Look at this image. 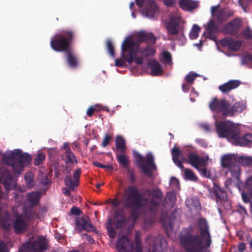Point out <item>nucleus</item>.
<instances>
[{"instance_id":"c85d7f7f","label":"nucleus","mask_w":252,"mask_h":252,"mask_svg":"<svg viewBox=\"0 0 252 252\" xmlns=\"http://www.w3.org/2000/svg\"><path fill=\"white\" fill-rule=\"evenodd\" d=\"M172 159L175 164L179 167L182 170L186 169L183 165L182 161L179 159L181 153L180 149L175 146L171 150Z\"/></svg>"},{"instance_id":"423d86ee","label":"nucleus","mask_w":252,"mask_h":252,"mask_svg":"<svg viewBox=\"0 0 252 252\" xmlns=\"http://www.w3.org/2000/svg\"><path fill=\"white\" fill-rule=\"evenodd\" d=\"M75 32L71 30L65 29L55 35L50 42L51 48L55 51L65 53L71 49L73 40L75 38Z\"/></svg>"},{"instance_id":"412c9836","label":"nucleus","mask_w":252,"mask_h":252,"mask_svg":"<svg viewBox=\"0 0 252 252\" xmlns=\"http://www.w3.org/2000/svg\"><path fill=\"white\" fill-rule=\"evenodd\" d=\"M76 227L79 232H81L83 230L92 231L94 228L90 222L89 218L87 216H83L81 218L76 220Z\"/></svg>"},{"instance_id":"e433bc0d","label":"nucleus","mask_w":252,"mask_h":252,"mask_svg":"<svg viewBox=\"0 0 252 252\" xmlns=\"http://www.w3.org/2000/svg\"><path fill=\"white\" fill-rule=\"evenodd\" d=\"M237 161L244 166L252 165V158L247 156H241L237 158Z\"/></svg>"},{"instance_id":"20e7f679","label":"nucleus","mask_w":252,"mask_h":252,"mask_svg":"<svg viewBox=\"0 0 252 252\" xmlns=\"http://www.w3.org/2000/svg\"><path fill=\"white\" fill-rule=\"evenodd\" d=\"M3 160L7 165L11 166L14 174L19 175L24 167L28 165L32 160V157L27 153H22L20 149L6 152L3 156Z\"/></svg>"},{"instance_id":"09e8293b","label":"nucleus","mask_w":252,"mask_h":252,"mask_svg":"<svg viewBox=\"0 0 252 252\" xmlns=\"http://www.w3.org/2000/svg\"><path fill=\"white\" fill-rule=\"evenodd\" d=\"M126 223V219L124 216H121L120 218L115 220V227L117 228H122Z\"/></svg>"},{"instance_id":"a18cd8bd","label":"nucleus","mask_w":252,"mask_h":252,"mask_svg":"<svg viewBox=\"0 0 252 252\" xmlns=\"http://www.w3.org/2000/svg\"><path fill=\"white\" fill-rule=\"evenodd\" d=\"M25 179L29 187H32L33 186V176L32 172L26 173L25 175Z\"/></svg>"},{"instance_id":"aec40b11","label":"nucleus","mask_w":252,"mask_h":252,"mask_svg":"<svg viewBox=\"0 0 252 252\" xmlns=\"http://www.w3.org/2000/svg\"><path fill=\"white\" fill-rule=\"evenodd\" d=\"M188 162L196 169H199V166H204L206 160L203 157H200L196 153L190 152L187 155Z\"/></svg>"},{"instance_id":"ddd939ff","label":"nucleus","mask_w":252,"mask_h":252,"mask_svg":"<svg viewBox=\"0 0 252 252\" xmlns=\"http://www.w3.org/2000/svg\"><path fill=\"white\" fill-rule=\"evenodd\" d=\"M144 192L149 196H151V199L148 203V208L152 212H155L157 211L158 207L160 204L163 197V193L161 190L159 189H154L151 190L149 189H147Z\"/></svg>"},{"instance_id":"2eb2a0df","label":"nucleus","mask_w":252,"mask_h":252,"mask_svg":"<svg viewBox=\"0 0 252 252\" xmlns=\"http://www.w3.org/2000/svg\"><path fill=\"white\" fill-rule=\"evenodd\" d=\"M241 26V18H235L223 26L221 32L231 36H236L239 33Z\"/></svg>"},{"instance_id":"c756f323","label":"nucleus","mask_w":252,"mask_h":252,"mask_svg":"<svg viewBox=\"0 0 252 252\" xmlns=\"http://www.w3.org/2000/svg\"><path fill=\"white\" fill-rule=\"evenodd\" d=\"M151 73L153 76L160 75L162 72V69L160 64L156 60H152L149 63Z\"/></svg>"},{"instance_id":"052dcab7","label":"nucleus","mask_w":252,"mask_h":252,"mask_svg":"<svg viewBox=\"0 0 252 252\" xmlns=\"http://www.w3.org/2000/svg\"><path fill=\"white\" fill-rule=\"evenodd\" d=\"M70 213L74 215H79L81 213V210L77 207H73L70 209Z\"/></svg>"},{"instance_id":"4be33fe9","label":"nucleus","mask_w":252,"mask_h":252,"mask_svg":"<svg viewBox=\"0 0 252 252\" xmlns=\"http://www.w3.org/2000/svg\"><path fill=\"white\" fill-rule=\"evenodd\" d=\"M220 44L224 47H227L228 49L233 51H238L242 44V42L239 40H235L231 37H225L220 40Z\"/></svg>"},{"instance_id":"f704fd0d","label":"nucleus","mask_w":252,"mask_h":252,"mask_svg":"<svg viewBox=\"0 0 252 252\" xmlns=\"http://www.w3.org/2000/svg\"><path fill=\"white\" fill-rule=\"evenodd\" d=\"M180 7L185 10H191L196 8V3L191 0H180L179 1Z\"/></svg>"},{"instance_id":"ea45409f","label":"nucleus","mask_w":252,"mask_h":252,"mask_svg":"<svg viewBox=\"0 0 252 252\" xmlns=\"http://www.w3.org/2000/svg\"><path fill=\"white\" fill-rule=\"evenodd\" d=\"M184 178L186 180L193 181H196L197 180V177L195 176L193 171L188 168L185 169Z\"/></svg>"},{"instance_id":"a878e982","label":"nucleus","mask_w":252,"mask_h":252,"mask_svg":"<svg viewBox=\"0 0 252 252\" xmlns=\"http://www.w3.org/2000/svg\"><path fill=\"white\" fill-rule=\"evenodd\" d=\"M234 12L232 10L220 9L216 14L215 16L219 23H223L232 17Z\"/></svg>"},{"instance_id":"9d476101","label":"nucleus","mask_w":252,"mask_h":252,"mask_svg":"<svg viewBox=\"0 0 252 252\" xmlns=\"http://www.w3.org/2000/svg\"><path fill=\"white\" fill-rule=\"evenodd\" d=\"M165 28L168 35H177L178 40L184 44L186 39L180 26V18L177 16H172L165 24Z\"/></svg>"},{"instance_id":"4c0bfd02","label":"nucleus","mask_w":252,"mask_h":252,"mask_svg":"<svg viewBox=\"0 0 252 252\" xmlns=\"http://www.w3.org/2000/svg\"><path fill=\"white\" fill-rule=\"evenodd\" d=\"M241 60L243 65H246L248 67L252 68V56L251 54L247 53L244 55Z\"/></svg>"},{"instance_id":"79ce46f5","label":"nucleus","mask_w":252,"mask_h":252,"mask_svg":"<svg viewBox=\"0 0 252 252\" xmlns=\"http://www.w3.org/2000/svg\"><path fill=\"white\" fill-rule=\"evenodd\" d=\"M200 31V27L197 25H194L189 33L190 38L191 39H196L198 36V34Z\"/></svg>"},{"instance_id":"8fccbe9b","label":"nucleus","mask_w":252,"mask_h":252,"mask_svg":"<svg viewBox=\"0 0 252 252\" xmlns=\"http://www.w3.org/2000/svg\"><path fill=\"white\" fill-rule=\"evenodd\" d=\"M198 171H199L201 173V175L205 177V178H211V172H210V170H208L207 168L206 167H203L202 168H199V169H197Z\"/></svg>"},{"instance_id":"e2e57ef3","label":"nucleus","mask_w":252,"mask_h":252,"mask_svg":"<svg viewBox=\"0 0 252 252\" xmlns=\"http://www.w3.org/2000/svg\"><path fill=\"white\" fill-rule=\"evenodd\" d=\"M163 3L168 7H173L175 5V0H164Z\"/></svg>"},{"instance_id":"b1692460","label":"nucleus","mask_w":252,"mask_h":252,"mask_svg":"<svg viewBox=\"0 0 252 252\" xmlns=\"http://www.w3.org/2000/svg\"><path fill=\"white\" fill-rule=\"evenodd\" d=\"M240 85V81L231 80L219 86V89L222 93L227 94L229 93L231 90L237 88Z\"/></svg>"},{"instance_id":"f257e3e1","label":"nucleus","mask_w":252,"mask_h":252,"mask_svg":"<svg viewBox=\"0 0 252 252\" xmlns=\"http://www.w3.org/2000/svg\"><path fill=\"white\" fill-rule=\"evenodd\" d=\"M137 42L127 38L122 45L123 53H128L126 60L129 64H131L132 62H135L137 64H142L143 56H154L156 53L153 45L156 43L157 38L153 33L140 31L137 33Z\"/></svg>"},{"instance_id":"4468645a","label":"nucleus","mask_w":252,"mask_h":252,"mask_svg":"<svg viewBox=\"0 0 252 252\" xmlns=\"http://www.w3.org/2000/svg\"><path fill=\"white\" fill-rule=\"evenodd\" d=\"M47 249L45 242L36 241L26 243L19 250V252H42Z\"/></svg>"},{"instance_id":"de8ad7c7","label":"nucleus","mask_w":252,"mask_h":252,"mask_svg":"<svg viewBox=\"0 0 252 252\" xmlns=\"http://www.w3.org/2000/svg\"><path fill=\"white\" fill-rule=\"evenodd\" d=\"M125 52L123 53L122 52V54L123 57L120 58V59H116L115 60V65L117 67H123L126 65V61L127 62V61L126 60V57H127V55L124 57V54Z\"/></svg>"},{"instance_id":"bf43d9fd","label":"nucleus","mask_w":252,"mask_h":252,"mask_svg":"<svg viewBox=\"0 0 252 252\" xmlns=\"http://www.w3.org/2000/svg\"><path fill=\"white\" fill-rule=\"evenodd\" d=\"M195 141L197 143H198L199 145L203 148H207L208 146L207 143L204 139L201 138H197L196 139Z\"/></svg>"},{"instance_id":"bb28decb","label":"nucleus","mask_w":252,"mask_h":252,"mask_svg":"<svg viewBox=\"0 0 252 252\" xmlns=\"http://www.w3.org/2000/svg\"><path fill=\"white\" fill-rule=\"evenodd\" d=\"M234 143L237 145L250 147L252 145V134L247 133L242 137H240V134H238Z\"/></svg>"},{"instance_id":"0eeeda50","label":"nucleus","mask_w":252,"mask_h":252,"mask_svg":"<svg viewBox=\"0 0 252 252\" xmlns=\"http://www.w3.org/2000/svg\"><path fill=\"white\" fill-rule=\"evenodd\" d=\"M209 107L213 111L221 112L224 117L233 116L236 114L242 112L244 109L243 105L241 103L236 102L230 106L228 101L224 99L219 100L216 97L214 98L210 103Z\"/></svg>"},{"instance_id":"c9c22d12","label":"nucleus","mask_w":252,"mask_h":252,"mask_svg":"<svg viewBox=\"0 0 252 252\" xmlns=\"http://www.w3.org/2000/svg\"><path fill=\"white\" fill-rule=\"evenodd\" d=\"M117 159L118 162L123 168L126 169L129 168L128 165L129 163L128 157L124 153H121V154L117 155Z\"/></svg>"},{"instance_id":"2f4dec72","label":"nucleus","mask_w":252,"mask_h":252,"mask_svg":"<svg viewBox=\"0 0 252 252\" xmlns=\"http://www.w3.org/2000/svg\"><path fill=\"white\" fill-rule=\"evenodd\" d=\"M11 217L8 212H5L3 216L1 218V223L3 228L5 231H9L11 228V223L12 222Z\"/></svg>"},{"instance_id":"f03ea898","label":"nucleus","mask_w":252,"mask_h":252,"mask_svg":"<svg viewBox=\"0 0 252 252\" xmlns=\"http://www.w3.org/2000/svg\"><path fill=\"white\" fill-rule=\"evenodd\" d=\"M198 227L200 235L188 234L180 238L181 243L187 252H207V248L211 245V236L205 219H199Z\"/></svg>"},{"instance_id":"393cba45","label":"nucleus","mask_w":252,"mask_h":252,"mask_svg":"<svg viewBox=\"0 0 252 252\" xmlns=\"http://www.w3.org/2000/svg\"><path fill=\"white\" fill-rule=\"evenodd\" d=\"M67 63L72 68H76L79 65V60L76 54L73 49H71L65 53Z\"/></svg>"},{"instance_id":"c03bdc74","label":"nucleus","mask_w":252,"mask_h":252,"mask_svg":"<svg viewBox=\"0 0 252 252\" xmlns=\"http://www.w3.org/2000/svg\"><path fill=\"white\" fill-rule=\"evenodd\" d=\"M106 48L110 56L114 58L115 56L114 47L110 39H107L106 41Z\"/></svg>"},{"instance_id":"1a4fd4ad","label":"nucleus","mask_w":252,"mask_h":252,"mask_svg":"<svg viewBox=\"0 0 252 252\" xmlns=\"http://www.w3.org/2000/svg\"><path fill=\"white\" fill-rule=\"evenodd\" d=\"M134 158L136 161V164L142 170L143 172L149 177H152L153 171L157 170V166L154 162L153 155L151 153H148L146 155V162L148 166H146L144 164L145 158L139 153H135Z\"/></svg>"},{"instance_id":"dca6fc26","label":"nucleus","mask_w":252,"mask_h":252,"mask_svg":"<svg viewBox=\"0 0 252 252\" xmlns=\"http://www.w3.org/2000/svg\"><path fill=\"white\" fill-rule=\"evenodd\" d=\"M0 182L3 184L7 192L14 189L16 186V181L11 173L5 169H3L1 173L0 172Z\"/></svg>"},{"instance_id":"49530a36","label":"nucleus","mask_w":252,"mask_h":252,"mask_svg":"<svg viewBox=\"0 0 252 252\" xmlns=\"http://www.w3.org/2000/svg\"><path fill=\"white\" fill-rule=\"evenodd\" d=\"M198 76V75L197 73L193 72H189L186 76V81L187 83L191 84L194 82L195 79Z\"/></svg>"},{"instance_id":"7c9ffc66","label":"nucleus","mask_w":252,"mask_h":252,"mask_svg":"<svg viewBox=\"0 0 252 252\" xmlns=\"http://www.w3.org/2000/svg\"><path fill=\"white\" fill-rule=\"evenodd\" d=\"M116 149L121 153H124L126 149V142L125 139L120 135H118L115 139Z\"/></svg>"},{"instance_id":"6e6d98bb","label":"nucleus","mask_w":252,"mask_h":252,"mask_svg":"<svg viewBox=\"0 0 252 252\" xmlns=\"http://www.w3.org/2000/svg\"><path fill=\"white\" fill-rule=\"evenodd\" d=\"M127 173L129 175L130 179L129 181L131 183H134L136 181V177L134 175V171L132 169L129 168L126 169Z\"/></svg>"},{"instance_id":"473e14b6","label":"nucleus","mask_w":252,"mask_h":252,"mask_svg":"<svg viewBox=\"0 0 252 252\" xmlns=\"http://www.w3.org/2000/svg\"><path fill=\"white\" fill-rule=\"evenodd\" d=\"M62 157L66 164H73L78 163L76 157L72 151L64 152Z\"/></svg>"},{"instance_id":"3c124183","label":"nucleus","mask_w":252,"mask_h":252,"mask_svg":"<svg viewBox=\"0 0 252 252\" xmlns=\"http://www.w3.org/2000/svg\"><path fill=\"white\" fill-rule=\"evenodd\" d=\"M243 37L248 40L252 39V30L249 27L242 32Z\"/></svg>"},{"instance_id":"603ef678","label":"nucleus","mask_w":252,"mask_h":252,"mask_svg":"<svg viewBox=\"0 0 252 252\" xmlns=\"http://www.w3.org/2000/svg\"><path fill=\"white\" fill-rule=\"evenodd\" d=\"M112 136L108 133H106L102 140L101 145L103 147H105L110 144V141L112 139Z\"/></svg>"},{"instance_id":"6e6552de","label":"nucleus","mask_w":252,"mask_h":252,"mask_svg":"<svg viewBox=\"0 0 252 252\" xmlns=\"http://www.w3.org/2000/svg\"><path fill=\"white\" fill-rule=\"evenodd\" d=\"M216 131L220 137H225L234 142L240 134V129L229 122H216Z\"/></svg>"},{"instance_id":"9b49d317","label":"nucleus","mask_w":252,"mask_h":252,"mask_svg":"<svg viewBox=\"0 0 252 252\" xmlns=\"http://www.w3.org/2000/svg\"><path fill=\"white\" fill-rule=\"evenodd\" d=\"M145 243L148 245L149 252H163L167 247L166 241L160 235L155 237L149 234L145 238Z\"/></svg>"},{"instance_id":"f3484780","label":"nucleus","mask_w":252,"mask_h":252,"mask_svg":"<svg viewBox=\"0 0 252 252\" xmlns=\"http://www.w3.org/2000/svg\"><path fill=\"white\" fill-rule=\"evenodd\" d=\"M116 248L118 252H128L133 248V243L126 236H122L118 240Z\"/></svg>"},{"instance_id":"f8f14e48","label":"nucleus","mask_w":252,"mask_h":252,"mask_svg":"<svg viewBox=\"0 0 252 252\" xmlns=\"http://www.w3.org/2000/svg\"><path fill=\"white\" fill-rule=\"evenodd\" d=\"M136 4L139 7L144 6L142 13L149 18H153L158 12V6L153 0H135Z\"/></svg>"},{"instance_id":"13d9d810","label":"nucleus","mask_w":252,"mask_h":252,"mask_svg":"<svg viewBox=\"0 0 252 252\" xmlns=\"http://www.w3.org/2000/svg\"><path fill=\"white\" fill-rule=\"evenodd\" d=\"M107 234L110 238L111 239H114L116 237V232L114 229V228H111L107 229Z\"/></svg>"},{"instance_id":"6ab92c4d","label":"nucleus","mask_w":252,"mask_h":252,"mask_svg":"<svg viewBox=\"0 0 252 252\" xmlns=\"http://www.w3.org/2000/svg\"><path fill=\"white\" fill-rule=\"evenodd\" d=\"M210 194L215 197L217 202L224 201L227 198L226 191L216 183H214L213 187L210 189Z\"/></svg>"},{"instance_id":"72a5a7b5","label":"nucleus","mask_w":252,"mask_h":252,"mask_svg":"<svg viewBox=\"0 0 252 252\" xmlns=\"http://www.w3.org/2000/svg\"><path fill=\"white\" fill-rule=\"evenodd\" d=\"M40 198V194L39 192H32L29 193L28 196V200L30 202V207L32 208L34 205H36ZM30 208V207H29Z\"/></svg>"},{"instance_id":"a19ab883","label":"nucleus","mask_w":252,"mask_h":252,"mask_svg":"<svg viewBox=\"0 0 252 252\" xmlns=\"http://www.w3.org/2000/svg\"><path fill=\"white\" fill-rule=\"evenodd\" d=\"M229 171L231 174V176L234 179H238L240 174V169L237 165H234L231 167L228 168Z\"/></svg>"},{"instance_id":"cd10ccee","label":"nucleus","mask_w":252,"mask_h":252,"mask_svg":"<svg viewBox=\"0 0 252 252\" xmlns=\"http://www.w3.org/2000/svg\"><path fill=\"white\" fill-rule=\"evenodd\" d=\"M237 158L234 155L227 154L223 156L221 159V165L223 168H229L235 164Z\"/></svg>"},{"instance_id":"7ed1b4c3","label":"nucleus","mask_w":252,"mask_h":252,"mask_svg":"<svg viewBox=\"0 0 252 252\" xmlns=\"http://www.w3.org/2000/svg\"><path fill=\"white\" fill-rule=\"evenodd\" d=\"M125 190V198L121 201L116 198L112 201V204L117 207L122 202L124 208L131 211L130 217L135 221L139 216V210L144 206V202H148L149 199L140 192L138 189L134 185L128 186Z\"/></svg>"},{"instance_id":"37998d69","label":"nucleus","mask_w":252,"mask_h":252,"mask_svg":"<svg viewBox=\"0 0 252 252\" xmlns=\"http://www.w3.org/2000/svg\"><path fill=\"white\" fill-rule=\"evenodd\" d=\"M45 158V155L42 153H39L36 156L34 159L33 163L35 166L39 165L42 163Z\"/></svg>"},{"instance_id":"58836bf2","label":"nucleus","mask_w":252,"mask_h":252,"mask_svg":"<svg viewBox=\"0 0 252 252\" xmlns=\"http://www.w3.org/2000/svg\"><path fill=\"white\" fill-rule=\"evenodd\" d=\"M165 200L167 203H169L171 207H173L175 204L176 201L175 193L172 191L168 192L166 196Z\"/></svg>"},{"instance_id":"774afa93","label":"nucleus","mask_w":252,"mask_h":252,"mask_svg":"<svg viewBox=\"0 0 252 252\" xmlns=\"http://www.w3.org/2000/svg\"><path fill=\"white\" fill-rule=\"evenodd\" d=\"M132 250L134 252H142V245H135V247H133Z\"/></svg>"},{"instance_id":"680f3d73","label":"nucleus","mask_w":252,"mask_h":252,"mask_svg":"<svg viewBox=\"0 0 252 252\" xmlns=\"http://www.w3.org/2000/svg\"><path fill=\"white\" fill-rule=\"evenodd\" d=\"M241 196L243 201L245 203H248L251 202V198L247 195L245 192L241 193Z\"/></svg>"},{"instance_id":"a211bd4d","label":"nucleus","mask_w":252,"mask_h":252,"mask_svg":"<svg viewBox=\"0 0 252 252\" xmlns=\"http://www.w3.org/2000/svg\"><path fill=\"white\" fill-rule=\"evenodd\" d=\"M81 174V170L78 168L75 170L73 173V179H71V176L67 175L65 177L64 183L66 186L69 187V189L73 190L75 187L78 186L79 182V179Z\"/></svg>"},{"instance_id":"5fc2aeb1","label":"nucleus","mask_w":252,"mask_h":252,"mask_svg":"<svg viewBox=\"0 0 252 252\" xmlns=\"http://www.w3.org/2000/svg\"><path fill=\"white\" fill-rule=\"evenodd\" d=\"M0 252H9L7 244L2 240H0Z\"/></svg>"},{"instance_id":"4d7b16f0","label":"nucleus","mask_w":252,"mask_h":252,"mask_svg":"<svg viewBox=\"0 0 252 252\" xmlns=\"http://www.w3.org/2000/svg\"><path fill=\"white\" fill-rule=\"evenodd\" d=\"M141 234L139 231H136L135 235L134 243L135 245H142L141 240Z\"/></svg>"},{"instance_id":"5701e85b","label":"nucleus","mask_w":252,"mask_h":252,"mask_svg":"<svg viewBox=\"0 0 252 252\" xmlns=\"http://www.w3.org/2000/svg\"><path fill=\"white\" fill-rule=\"evenodd\" d=\"M206 33V37L212 40H216L215 34L219 32L218 26L213 20H210L207 23L205 28ZM205 34V32H204Z\"/></svg>"},{"instance_id":"69168bd1","label":"nucleus","mask_w":252,"mask_h":252,"mask_svg":"<svg viewBox=\"0 0 252 252\" xmlns=\"http://www.w3.org/2000/svg\"><path fill=\"white\" fill-rule=\"evenodd\" d=\"M190 88V86L189 85V83H188L186 82V83H183V85H182V89H183V91L185 92V93H187L188 92L189 89Z\"/></svg>"},{"instance_id":"864d4df0","label":"nucleus","mask_w":252,"mask_h":252,"mask_svg":"<svg viewBox=\"0 0 252 252\" xmlns=\"http://www.w3.org/2000/svg\"><path fill=\"white\" fill-rule=\"evenodd\" d=\"M163 61L166 63H169L171 62V55L168 51H164L162 54Z\"/></svg>"},{"instance_id":"338daca9","label":"nucleus","mask_w":252,"mask_h":252,"mask_svg":"<svg viewBox=\"0 0 252 252\" xmlns=\"http://www.w3.org/2000/svg\"><path fill=\"white\" fill-rule=\"evenodd\" d=\"M246 245L244 243L241 242L238 246V249L239 252H243L246 250Z\"/></svg>"},{"instance_id":"0e129e2a","label":"nucleus","mask_w":252,"mask_h":252,"mask_svg":"<svg viewBox=\"0 0 252 252\" xmlns=\"http://www.w3.org/2000/svg\"><path fill=\"white\" fill-rule=\"evenodd\" d=\"M96 109L94 106L90 107L87 111V114L88 116L91 117L93 116L94 112L95 111Z\"/></svg>"},{"instance_id":"39448f33","label":"nucleus","mask_w":252,"mask_h":252,"mask_svg":"<svg viewBox=\"0 0 252 252\" xmlns=\"http://www.w3.org/2000/svg\"><path fill=\"white\" fill-rule=\"evenodd\" d=\"M14 217L12 224L14 231L17 234L27 230L31 221L39 219L38 214L31 207L25 208L22 214H15Z\"/></svg>"}]
</instances>
